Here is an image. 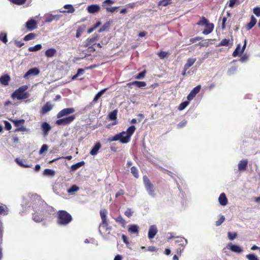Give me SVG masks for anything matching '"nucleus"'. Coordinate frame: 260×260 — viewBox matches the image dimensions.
Wrapping results in <instances>:
<instances>
[{
    "mask_svg": "<svg viewBox=\"0 0 260 260\" xmlns=\"http://www.w3.org/2000/svg\"><path fill=\"white\" fill-rule=\"evenodd\" d=\"M196 61V58H190L187 60V62L186 63H187L190 67H191L194 64V63Z\"/></svg>",
    "mask_w": 260,
    "mask_h": 260,
    "instance_id": "bf43d9fd",
    "label": "nucleus"
},
{
    "mask_svg": "<svg viewBox=\"0 0 260 260\" xmlns=\"http://www.w3.org/2000/svg\"><path fill=\"white\" fill-rule=\"evenodd\" d=\"M40 73V70L37 68L29 69L24 75V78H27L30 75L36 76Z\"/></svg>",
    "mask_w": 260,
    "mask_h": 260,
    "instance_id": "4468645a",
    "label": "nucleus"
},
{
    "mask_svg": "<svg viewBox=\"0 0 260 260\" xmlns=\"http://www.w3.org/2000/svg\"><path fill=\"white\" fill-rule=\"evenodd\" d=\"M186 123L187 121L184 120L177 124V127L178 128H182L186 125Z\"/></svg>",
    "mask_w": 260,
    "mask_h": 260,
    "instance_id": "0e129e2a",
    "label": "nucleus"
},
{
    "mask_svg": "<svg viewBox=\"0 0 260 260\" xmlns=\"http://www.w3.org/2000/svg\"><path fill=\"white\" fill-rule=\"evenodd\" d=\"M100 214L102 221L99 226V231L101 232L100 228H103L106 232H108V234H109L111 230V226L109 225L108 220L107 216V210L105 209L101 210L100 211Z\"/></svg>",
    "mask_w": 260,
    "mask_h": 260,
    "instance_id": "7ed1b4c3",
    "label": "nucleus"
},
{
    "mask_svg": "<svg viewBox=\"0 0 260 260\" xmlns=\"http://www.w3.org/2000/svg\"><path fill=\"white\" fill-rule=\"evenodd\" d=\"M15 161L21 167H25V168H28L29 166L28 165H24L23 163V160H22V159H20L19 158H16L15 159Z\"/></svg>",
    "mask_w": 260,
    "mask_h": 260,
    "instance_id": "de8ad7c7",
    "label": "nucleus"
},
{
    "mask_svg": "<svg viewBox=\"0 0 260 260\" xmlns=\"http://www.w3.org/2000/svg\"><path fill=\"white\" fill-rule=\"evenodd\" d=\"M4 124H5V128L7 130L9 131V130H10L11 129L12 126H11V124H10V122H9L7 121H4Z\"/></svg>",
    "mask_w": 260,
    "mask_h": 260,
    "instance_id": "338daca9",
    "label": "nucleus"
},
{
    "mask_svg": "<svg viewBox=\"0 0 260 260\" xmlns=\"http://www.w3.org/2000/svg\"><path fill=\"white\" fill-rule=\"evenodd\" d=\"M228 247L232 251L236 253H241L242 252V248L238 245H233L232 243H229L228 245Z\"/></svg>",
    "mask_w": 260,
    "mask_h": 260,
    "instance_id": "a211bd4d",
    "label": "nucleus"
},
{
    "mask_svg": "<svg viewBox=\"0 0 260 260\" xmlns=\"http://www.w3.org/2000/svg\"><path fill=\"white\" fill-rule=\"evenodd\" d=\"M133 84H134V85L139 88L143 87L146 85V83L144 81H133Z\"/></svg>",
    "mask_w": 260,
    "mask_h": 260,
    "instance_id": "f704fd0d",
    "label": "nucleus"
},
{
    "mask_svg": "<svg viewBox=\"0 0 260 260\" xmlns=\"http://www.w3.org/2000/svg\"><path fill=\"white\" fill-rule=\"evenodd\" d=\"M73 220L72 215L66 210H59L57 212V223L62 226L69 224Z\"/></svg>",
    "mask_w": 260,
    "mask_h": 260,
    "instance_id": "f257e3e1",
    "label": "nucleus"
},
{
    "mask_svg": "<svg viewBox=\"0 0 260 260\" xmlns=\"http://www.w3.org/2000/svg\"><path fill=\"white\" fill-rule=\"evenodd\" d=\"M25 27L29 31H32L37 27V22L34 19L28 20L25 24Z\"/></svg>",
    "mask_w": 260,
    "mask_h": 260,
    "instance_id": "9b49d317",
    "label": "nucleus"
},
{
    "mask_svg": "<svg viewBox=\"0 0 260 260\" xmlns=\"http://www.w3.org/2000/svg\"><path fill=\"white\" fill-rule=\"evenodd\" d=\"M48 148V146L46 144H43L41 149L39 150V154H41L43 153L44 152L46 151Z\"/></svg>",
    "mask_w": 260,
    "mask_h": 260,
    "instance_id": "5fc2aeb1",
    "label": "nucleus"
},
{
    "mask_svg": "<svg viewBox=\"0 0 260 260\" xmlns=\"http://www.w3.org/2000/svg\"><path fill=\"white\" fill-rule=\"evenodd\" d=\"M218 201L220 204L222 206H225L228 204V199L224 193H222L219 196Z\"/></svg>",
    "mask_w": 260,
    "mask_h": 260,
    "instance_id": "b1692460",
    "label": "nucleus"
},
{
    "mask_svg": "<svg viewBox=\"0 0 260 260\" xmlns=\"http://www.w3.org/2000/svg\"><path fill=\"white\" fill-rule=\"evenodd\" d=\"M230 16V13L229 12H227V14L226 16H223V17H220L219 20H221V28L222 29H224L226 27V22L228 19V18Z\"/></svg>",
    "mask_w": 260,
    "mask_h": 260,
    "instance_id": "bb28decb",
    "label": "nucleus"
},
{
    "mask_svg": "<svg viewBox=\"0 0 260 260\" xmlns=\"http://www.w3.org/2000/svg\"><path fill=\"white\" fill-rule=\"evenodd\" d=\"M257 20L253 15H252L250 19V21L246 24L245 28L247 30L251 29L256 24Z\"/></svg>",
    "mask_w": 260,
    "mask_h": 260,
    "instance_id": "aec40b11",
    "label": "nucleus"
},
{
    "mask_svg": "<svg viewBox=\"0 0 260 260\" xmlns=\"http://www.w3.org/2000/svg\"><path fill=\"white\" fill-rule=\"evenodd\" d=\"M42 45L41 44H37L33 47H30L28 48V51L30 52H35L41 50Z\"/></svg>",
    "mask_w": 260,
    "mask_h": 260,
    "instance_id": "72a5a7b5",
    "label": "nucleus"
},
{
    "mask_svg": "<svg viewBox=\"0 0 260 260\" xmlns=\"http://www.w3.org/2000/svg\"><path fill=\"white\" fill-rule=\"evenodd\" d=\"M201 88V86L200 85H199L194 87L191 91H192V92H193V93L195 95H196V94L200 92Z\"/></svg>",
    "mask_w": 260,
    "mask_h": 260,
    "instance_id": "864d4df0",
    "label": "nucleus"
},
{
    "mask_svg": "<svg viewBox=\"0 0 260 260\" xmlns=\"http://www.w3.org/2000/svg\"><path fill=\"white\" fill-rule=\"evenodd\" d=\"M157 55L160 58L164 59L168 56V53L165 51H160V52L157 53Z\"/></svg>",
    "mask_w": 260,
    "mask_h": 260,
    "instance_id": "a18cd8bd",
    "label": "nucleus"
},
{
    "mask_svg": "<svg viewBox=\"0 0 260 260\" xmlns=\"http://www.w3.org/2000/svg\"><path fill=\"white\" fill-rule=\"evenodd\" d=\"M114 3V1L113 0H106L103 3V7H106Z\"/></svg>",
    "mask_w": 260,
    "mask_h": 260,
    "instance_id": "603ef678",
    "label": "nucleus"
},
{
    "mask_svg": "<svg viewBox=\"0 0 260 260\" xmlns=\"http://www.w3.org/2000/svg\"><path fill=\"white\" fill-rule=\"evenodd\" d=\"M230 39H224L221 40V41L219 43L218 46H228L229 45L233 44V41H232L231 43H230Z\"/></svg>",
    "mask_w": 260,
    "mask_h": 260,
    "instance_id": "c756f323",
    "label": "nucleus"
},
{
    "mask_svg": "<svg viewBox=\"0 0 260 260\" xmlns=\"http://www.w3.org/2000/svg\"><path fill=\"white\" fill-rule=\"evenodd\" d=\"M101 147V144L100 142H97L92 147L90 151L91 155H95L98 154L99 150Z\"/></svg>",
    "mask_w": 260,
    "mask_h": 260,
    "instance_id": "412c9836",
    "label": "nucleus"
},
{
    "mask_svg": "<svg viewBox=\"0 0 260 260\" xmlns=\"http://www.w3.org/2000/svg\"><path fill=\"white\" fill-rule=\"evenodd\" d=\"M7 207L5 205H0V215L8 214Z\"/></svg>",
    "mask_w": 260,
    "mask_h": 260,
    "instance_id": "79ce46f5",
    "label": "nucleus"
},
{
    "mask_svg": "<svg viewBox=\"0 0 260 260\" xmlns=\"http://www.w3.org/2000/svg\"><path fill=\"white\" fill-rule=\"evenodd\" d=\"M75 112V109L73 108H67L63 109L60 111L57 114V118H60L63 116L69 115Z\"/></svg>",
    "mask_w": 260,
    "mask_h": 260,
    "instance_id": "1a4fd4ad",
    "label": "nucleus"
},
{
    "mask_svg": "<svg viewBox=\"0 0 260 260\" xmlns=\"http://www.w3.org/2000/svg\"><path fill=\"white\" fill-rule=\"evenodd\" d=\"M87 10L89 13H98L100 10V7L98 5H91L88 6Z\"/></svg>",
    "mask_w": 260,
    "mask_h": 260,
    "instance_id": "f3484780",
    "label": "nucleus"
},
{
    "mask_svg": "<svg viewBox=\"0 0 260 260\" xmlns=\"http://www.w3.org/2000/svg\"><path fill=\"white\" fill-rule=\"evenodd\" d=\"M44 174L48 176H53L55 174V172L51 169H46L44 170Z\"/></svg>",
    "mask_w": 260,
    "mask_h": 260,
    "instance_id": "c03bdc74",
    "label": "nucleus"
},
{
    "mask_svg": "<svg viewBox=\"0 0 260 260\" xmlns=\"http://www.w3.org/2000/svg\"><path fill=\"white\" fill-rule=\"evenodd\" d=\"M52 105L49 102H47L44 106L42 108L40 111V113L42 115H44L47 112H49L52 109Z\"/></svg>",
    "mask_w": 260,
    "mask_h": 260,
    "instance_id": "dca6fc26",
    "label": "nucleus"
},
{
    "mask_svg": "<svg viewBox=\"0 0 260 260\" xmlns=\"http://www.w3.org/2000/svg\"><path fill=\"white\" fill-rule=\"evenodd\" d=\"M85 164V162L84 161H81L80 162H79L76 164L73 165L71 167V171H75L78 169L80 168L81 167L84 166Z\"/></svg>",
    "mask_w": 260,
    "mask_h": 260,
    "instance_id": "cd10ccee",
    "label": "nucleus"
},
{
    "mask_svg": "<svg viewBox=\"0 0 260 260\" xmlns=\"http://www.w3.org/2000/svg\"><path fill=\"white\" fill-rule=\"evenodd\" d=\"M241 45L240 44H238L236 48V49L233 52L232 55L233 57H236L239 54V50L240 49Z\"/></svg>",
    "mask_w": 260,
    "mask_h": 260,
    "instance_id": "4d7b16f0",
    "label": "nucleus"
},
{
    "mask_svg": "<svg viewBox=\"0 0 260 260\" xmlns=\"http://www.w3.org/2000/svg\"><path fill=\"white\" fill-rule=\"evenodd\" d=\"M63 7L64 8L69 10L67 11H63L62 12H68L70 13H72L75 11V9L71 5H66L64 6Z\"/></svg>",
    "mask_w": 260,
    "mask_h": 260,
    "instance_id": "58836bf2",
    "label": "nucleus"
},
{
    "mask_svg": "<svg viewBox=\"0 0 260 260\" xmlns=\"http://www.w3.org/2000/svg\"><path fill=\"white\" fill-rule=\"evenodd\" d=\"M115 220L120 224L122 226L124 227L126 224L125 220L122 218V216H119L115 219Z\"/></svg>",
    "mask_w": 260,
    "mask_h": 260,
    "instance_id": "473e14b6",
    "label": "nucleus"
},
{
    "mask_svg": "<svg viewBox=\"0 0 260 260\" xmlns=\"http://www.w3.org/2000/svg\"><path fill=\"white\" fill-rule=\"evenodd\" d=\"M136 127L134 125H132L129 127L126 132H125L126 135H125V137L122 139V141H123V142H129L131 139V137L134 133Z\"/></svg>",
    "mask_w": 260,
    "mask_h": 260,
    "instance_id": "9d476101",
    "label": "nucleus"
},
{
    "mask_svg": "<svg viewBox=\"0 0 260 260\" xmlns=\"http://www.w3.org/2000/svg\"><path fill=\"white\" fill-rule=\"evenodd\" d=\"M9 1L13 4L21 6L24 4L26 3V0H9Z\"/></svg>",
    "mask_w": 260,
    "mask_h": 260,
    "instance_id": "c9c22d12",
    "label": "nucleus"
},
{
    "mask_svg": "<svg viewBox=\"0 0 260 260\" xmlns=\"http://www.w3.org/2000/svg\"><path fill=\"white\" fill-rule=\"evenodd\" d=\"M27 85H23L16 89L11 95L13 99L16 98L18 100H24L27 99L29 94L27 92H25L27 89Z\"/></svg>",
    "mask_w": 260,
    "mask_h": 260,
    "instance_id": "f03ea898",
    "label": "nucleus"
},
{
    "mask_svg": "<svg viewBox=\"0 0 260 260\" xmlns=\"http://www.w3.org/2000/svg\"><path fill=\"white\" fill-rule=\"evenodd\" d=\"M117 113H118L117 110H114L112 112H110L108 114V116L109 120H116Z\"/></svg>",
    "mask_w": 260,
    "mask_h": 260,
    "instance_id": "c85d7f7f",
    "label": "nucleus"
},
{
    "mask_svg": "<svg viewBox=\"0 0 260 260\" xmlns=\"http://www.w3.org/2000/svg\"><path fill=\"white\" fill-rule=\"evenodd\" d=\"M187 244V241L183 237H178L175 241V247L177 254L180 255Z\"/></svg>",
    "mask_w": 260,
    "mask_h": 260,
    "instance_id": "39448f33",
    "label": "nucleus"
},
{
    "mask_svg": "<svg viewBox=\"0 0 260 260\" xmlns=\"http://www.w3.org/2000/svg\"><path fill=\"white\" fill-rule=\"evenodd\" d=\"M126 135V132L124 131H123L121 133H119L116 135H115L113 137H109L108 139V141L110 142L112 141H116L117 140H119L120 143L123 144L127 143L128 142H123L122 141V139L124 138L125 137V135Z\"/></svg>",
    "mask_w": 260,
    "mask_h": 260,
    "instance_id": "6e6552de",
    "label": "nucleus"
},
{
    "mask_svg": "<svg viewBox=\"0 0 260 260\" xmlns=\"http://www.w3.org/2000/svg\"><path fill=\"white\" fill-rule=\"evenodd\" d=\"M146 75V71H144L139 73L135 77L136 79H140L143 78Z\"/></svg>",
    "mask_w": 260,
    "mask_h": 260,
    "instance_id": "6e6d98bb",
    "label": "nucleus"
},
{
    "mask_svg": "<svg viewBox=\"0 0 260 260\" xmlns=\"http://www.w3.org/2000/svg\"><path fill=\"white\" fill-rule=\"evenodd\" d=\"M170 3L167 0H161L158 2V6H166Z\"/></svg>",
    "mask_w": 260,
    "mask_h": 260,
    "instance_id": "052dcab7",
    "label": "nucleus"
},
{
    "mask_svg": "<svg viewBox=\"0 0 260 260\" xmlns=\"http://www.w3.org/2000/svg\"><path fill=\"white\" fill-rule=\"evenodd\" d=\"M45 54L47 57H52L56 54V50L54 48H49L46 51Z\"/></svg>",
    "mask_w": 260,
    "mask_h": 260,
    "instance_id": "a878e982",
    "label": "nucleus"
},
{
    "mask_svg": "<svg viewBox=\"0 0 260 260\" xmlns=\"http://www.w3.org/2000/svg\"><path fill=\"white\" fill-rule=\"evenodd\" d=\"M254 14L257 17L260 16V8L255 7L253 9Z\"/></svg>",
    "mask_w": 260,
    "mask_h": 260,
    "instance_id": "e2e57ef3",
    "label": "nucleus"
},
{
    "mask_svg": "<svg viewBox=\"0 0 260 260\" xmlns=\"http://www.w3.org/2000/svg\"><path fill=\"white\" fill-rule=\"evenodd\" d=\"M128 231L131 234H136L138 236L139 235V227L136 224L130 225L128 228Z\"/></svg>",
    "mask_w": 260,
    "mask_h": 260,
    "instance_id": "6ab92c4d",
    "label": "nucleus"
},
{
    "mask_svg": "<svg viewBox=\"0 0 260 260\" xmlns=\"http://www.w3.org/2000/svg\"><path fill=\"white\" fill-rule=\"evenodd\" d=\"M11 121L16 127H19L20 125H23L25 122V120L23 119L20 120H12Z\"/></svg>",
    "mask_w": 260,
    "mask_h": 260,
    "instance_id": "4c0bfd02",
    "label": "nucleus"
},
{
    "mask_svg": "<svg viewBox=\"0 0 260 260\" xmlns=\"http://www.w3.org/2000/svg\"><path fill=\"white\" fill-rule=\"evenodd\" d=\"M107 89L105 88L100 91L94 96L93 102H96L101 97V96L104 93Z\"/></svg>",
    "mask_w": 260,
    "mask_h": 260,
    "instance_id": "7c9ffc66",
    "label": "nucleus"
},
{
    "mask_svg": "<svg viewBox=\"0 0 260 260\" xmlns=\"http://www.w3.org/2000/svg\"><path fill=\"white\" fill-rule=\"evenodd\" d=\"M35 37H36V34H34V33H29L28 35H26L24 37L23 40L25 41H27L34 39Z\"/></svg>",
    "mask_w": 260,
    "mask_h": 260,
    "instance_id": "ea45409f",
    "label": "nucleus"
},
{
    "mask_svg": "<svg viewBox=\"0 0 260 260\" xmlns=\"http://www.w3.org/2000/svg\"><path fill=\"white\" fill-rule=\"evenodd\" d=\"M248 167V160L242 159L238 164V167L239 171H244Z\"/></svg>",
    "mask_w": 260,
    "mask_h": 260,
    "instance_id": "2eb2a0df",
    "label": "nucleus"
},
{
    "mask_svg": "<svg viewBox=\"0 0 260 260\" xmlns=\"http://www.w3.org/2000/svg\"><path fill=\"white\" fill-rule=\"evenodd\" d=\"M248 260H259L258 257L254 254H249L246 255Z\"/></svg>",
    "mask_w": 260,
    "mask_h": 260,
    "instance_id": "09e8293b",
    "label": "nucleus"
},
{
    "mask_svg": "<svg viewBox=\"0 0 260 260\" xmlns=\"http://www.w3.org/2000/svg\"><path fill=\"white\" fill-rule=\"evenodd\" d=\"M228 238L230 240H233L237 237V234L236 233H232L229 232L228 234Z\"/></svg>",
    "mask_w": 260,
    "mask_h": 260,
    "instance_id": "8fccbe9b",
    "label": "nucleus"
},
{
    "mask_svg": "<svg viewBox=\"0 0 260 260\" xmlns=\"http://www.w3.org/2000/svg\"><path fill=\"white\" fill-rule=\"evenodd\" d=\"M133 211L131 209L128 208L124 212V214L125 216H126L127 217H130L132 216L133 214Z\"/></svg>",
    "mask_w": 260,
    "mask_h": 260,
    "instance_id": "13d9d810",
    "label": "nucleus"
},
{
    "mask_svg": "<svg viewBox=\"0 0 260 260\" xmlns=\"http://www.w3.org/2000/svg\"><path fill=\"white\" fill-rule=\"evenodd\" d=\"M225 220V217L223 215H221L219 220L216 221V225L217 226L220 225Z\"/></svg>",
    "mask_w": 260,
    "mask_h": 260,
    "instance_id": "3c124183",
    "label": "nucleus"
},
{
    "mask_svg": "<svg viewBox=\"0 0 260 260\" xmlns=\"http://www.w3.org/2000/svg\"><path fill=\"white\" fill-rule=\"evenodd\" d=\"M198 25L205 26V28L203 31L204 35H208L210 34L213 30L214 25L213 23L209 22V21L205 17H202L199 22L197 23Z\"/></svg>",
    "mask_w": 260,
    "mask_h": 260,
    "instance_id": "20e7f679",
    "label": "nucleus"
},
{
    "mask_svg": "<svg viewBox=\"0 0 260 260\" xmlns=\"http://www.w3.org/2000/svg\"><path fill=\"white\" fill-rule=\"evenodd\" d=\"M110 25L109 22H106L103 26L100 29L99 32H102L107 29Z\"/></svg>",
    "mask_w": 260,
    "mask_h": 260,
    "instance_id": "680f3d73",
    "label": "nucleus"
},
{
    "mask_svg": "<svg viewBox=\"0 0 260 260\" xmlns=\"http://www.w3.org/2000/svg\"><path fill=\"white\" fill-rule=\"evenodd\" d=\"M131 170L133 176L135 178H138L139 177V173L137 168L136 167L133 166L131 168Z\"/></svg>",
    "mask_w": 260,
    "mask_h": 260,
    "instance_id": "a19ab883",
    "label": "nucleus"
},
{
    "mask_svg": "<svg viewBox=\"0 0 260 260\" xmlns=\"http://www.w3.org/2000/svg\"><path fill=\"white\" fill-rule=\"evenodd\" d=\"M43 213L36 212L32 216L33 219L37 222H40L45 219V215L44 212L42 211Z\"/></svg>",
    "mask_w": 260,
    "mask_h": 260,
    "instance_id": "ddd939ff",
    "label": "nucleus"
},
{
    "mask_svg": "<svg viewBox=\"0 0 260 260\" xmlns=\"http://www.w3.org/2000/svg\"><path fill=\"white\" fill-rule=\"evenodd\" d=\"M143 181L146 190L149 194L152 196H154V187L153 184L151 182L148 178L145 176L143 177Z\"/></svg>",
    "mask_w": 260,
    "mask_h": 260,
    "instance_id": "423d86ee",
    "label": "nucleus"
},
{
    "mask_svg": "<svg viewBox=\"0 0 260 260\" xmlns=\"http://www.w3.org/2000/svg\"><path fill=\"white\" fill-rule=\"evenodd\" d=\"M10 80V77L7 74L3 75L0 78V82L3 85H5V86H7L9 84V82Z\"/></svg>",
    "mask_w": 260,
    "mask_h": 260,
    "instance_id": "393cba45",
    "label": "nucleus"
},
{
    "mask_svg": "<svg viewBox=\"0 0 260 260\" xmlns=\"http://www.w3.org/2000/svg\"><path fill=\"white\" fill-rule=\"evenodd\" d=\"M0 40L5 44L8 42L7 35L6 32H2L0 33Z\"/></svg>",
    "mask_w": 260,
    "mask_h": 260,
    "instance_id": "e433bc0d",
    "label": "nucleus"
},
{
    "mask_svg": "<svg viewBox=\"0 0 260 260\" xmlns=\"http://www.w3.org/2000/svg\"><path fill=\"white\" fill-rule=\"evenodd\" d=\"M82 32L83 29L80 27H78V29H77L76 37L77 38H79L81 36Z\"/></svg>",
    "mask_w": 260,
    "mask_h": 260,
    "instance_id": "69168bd1",
    "label": "nucleus"
},
{
    "mask_svg": "<svg viewBox=\"0 0 260 260\" xmlns=\"http://www.w3.org/2000/svg\"><path fill=\"white\" fill-rule=\"evenodd\" d=\"M60 17V15H59L49 14L46 17L45 22H50L53 20L57 21L59 19Z\"/></svg>",
    "mask_w": 260,
    "mask_h": 260,
    "instance_id": "5701e85b",
    "label": "nucleus"
},
{
    "mask_svg": "<svg viewBox=\"0 0 260 260\" xmlns=\"http://www.w3.org/2000/svg\"><path fill=\"white\" fill-rule=\"evenodd\" d=\"M106 9L107 12H114L116 10H117L118 7H112V8H109L108 7H104Z\"/></svg>",
    "mask_w": 260,
    "mask_h": 260,
    "instance_id": "774afa93",
    "label": "nucleus"
},
{
    "mask_svg": "<svg viewBox=\"0 0 260 260\" xmlns=\"http://www.w3.org/2000/svg\"><path fill=\"white\" fill-rule=\"evenodd\" d=\"M79 189V187L78 186H77L76 185H73L68 190V192L69 193H71L73 192L77 191Z\"/></svg>",
    "mask_w": 260,
    "mask_h": 260,
    "instance_id": "37998d69",
    "label": "nucleus"
},
{
    "mask_svg": "<svg viewBox=\"0 0 260 260\" xmlns=\"http://www.w3.org/2000/svg\"><path fill=\"white\" fill-rule=\"evenodd\" d=\"M95 38H88L86 41V43L85 45V46H88L89 45H95Z\"/></svg>",
    "mask_w": 260,
    "mask_h": 260,
    "instance_id": "2f4dec72",
    "label": "nucleus"
},
{
    "mask_svg": "<svg viewBox=\"0 0 260 260\" xmlns=\"http://www.w3.org/2000/svg\"><path fill=\"white\" fill-rule=\"evenodd\" d=\"M158 232L157 228L156 225H152L149 227L148 233V237L149 239H152L154 238L155 236L156 235Z\"/></svg>",
    "mask_w": 260,
    "mask_h": 260,
    "instance_id": "f8f14e48",
    "label": "nucleus"
},
{
    "mask_svg": "<svg viewBox=\"0 0 260 260\" xmlns=\"http://www.w3.org/2000/svg\"><path fill=\"white\" fill-rule=\"evenodd\" d=\"M76 118L75 115H72L70 116L63 118H59L55 121V124L57 125H67L73 122Z\"/></svg>",
    "mask_w": 260,
    "mask_h": 260,
    "instance_id": "0eeeda50",
    "label": "nucleus"
},
{
    "mask_svg": "<svg viewBox=\"0 0 260 260\" xmlns=\"http://www.w3.org/2000/svg\"><path fill=\"white\" fill-rule=\"evenodd\" d=\"M188 104H189V102H187V101L183 102L180 104V105L178 107V109L179 110H183L187 106V105Z\"/></svg>",
    "mask_w": 260,
    "mask_h": 260,
    "instance_id": "49530a36",
    "label": "nucleus"
},
{
    "mask_svg": "<svg viewBox=\"0 0 260 260\" xmlns=\"http://www.w3.org/2000/svg\"><path fill=\"white\" fill-rule=\"evenodd\" d=\"M42 128L44 136H47L48 132L51 130V126L46 122H44L42 124Z\"/></svg>",
    "mask_w": 260,
    "mask_h": 260,
    "instance_id": "4be33fe9",
    "label": "nucleus"
}]
</instances>
